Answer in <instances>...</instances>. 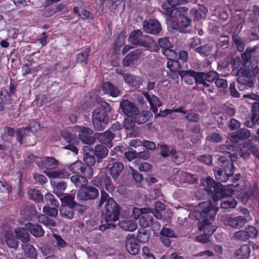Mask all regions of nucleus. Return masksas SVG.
<instances>
[{"instance_id":"f257e3e1","label":"nucleus","mask_w":259,"mask_h":259,"mask_svg":"<svg viewBox=\"0 0 259 259\" xmlns=\"http://www.w3.org/2000/svg\"><path fill=\"white\" fill-rule=\"evenodd\" d=\"M105 203V209L103 213L106 223L99 226V229L104 231L107 229L113 230L116 225L113 222L117 221L119 219L120 209L112 198L104 191H101V197L99 201L98 205L101 207Z\"/></svg>"},{"instance_id":"f03ea898","label":"nucleus","mask_w":259,"mask_h":259,"mask_svg":"<svg viewBox=\"0 0 259 259\" xmlns=\"http://www.w3.org/2000/svg\"><path fill=\"white\" fill-rule=\"evenodd\" d=\"M256 49V47L248 48L242 55V63L244 68L239 69L236 73V75L238 76V88L240 91H245L253 87L254 83L250 71V69L252 68L251 58L252 54L255 52Z\"/></svg>"},{"instance_id":"7ed1b4c3","label":"nucleus","mask_w":259,"mask_h":259,"mask_svg":"<svg viewBox=\"0 0 259 259\" xmlns=\"http://www.w3.org/2000/svg\"><path fill=\"white\" fill-rule=\"evenodd\" d=\"M111 111L109 104L105 102L101 106L94 109L92 112V122L95 129L100 131L103 130L109 121L108 113Z\"/></svg>"},{"instance_id":"20e7f679","label":"nucleus","mask_w":259,"mask_h":259,"mask_svg":"<svg viewBox=\"0 0 259 259\" xmlns=\"http://www.w3.org/2000/svg\"><path fill=\"white\" fill-rule=\"evenodd\" d=\"M206 187L204 190L200 189L196 192V196L205 191H207L208 194L211 195L214 201L217 202L218 200L224 198L225 191L223 189L222 185L220 183H216L215 181L210 177H207L206 181Z\"/></svg>"},{"instance_id":"39448f33","label":"nucleus","mask_w":259,"mask_h":259,"mask_svg":"<svg viewBox=\"0 0 259 259\" xmlns=\"http://www.w3.org/2000/svg\"><path fill=\"white\" fill-rule=\"evenodd\" d=\"M128 39L131 44L144 47L147 50L151 48L153 44V40L148 36L143 35L140 29L132 31L129 34Z\"/></svg>"},{"instance_id":"423d86ee","label":"nucleus","mask_w":259,"mask_h":259,"mask_svg":"<svg viewBox=\"0 0 259 259\" xmlns=\"http://www.w3.org/2000/svg\"><path fill=\"white\" fill-rule=\"evenodd\" d=\"M240 174H236L234 177L232 175L228 174V181H230L232 182V184H228V207L235 208L237 205V201L232 197L229 196V195H234L239 185L236 184L237 182L240 179Z\"/></svg>"},{"instance_id":"0eeeda50","label":"nucleus","mask_w":259,"mask_h":259,"mask_svg":"<svg viewBox=\"0 0 259 259\" xmlns=\"http://www.w3.org/2000/svg\"><path fill=\"white\" fill-rule=\"evenodd\" d=\"M67 167L72 173L82 175L89 179L91 178L93 176V169L80 161H76L67 165Z\"/></svg>"},{"instance_id":"6e6552de","label":"nucleus","mask_w":259,"mask_h":259,"mask_svg":"<svg viewBox=\"0 0 259 259\" xmlns=\"http://www.w3.org/2000/svg\"><path fill=\"white\" fill-rule=\"evenodd\" d=\"M72 132L78 133L77 137H78L83 144L92 145L95 143L94 136H91L93 133L92 129L84 126H75Z\"/></svg>"},{"instance_id":"1a4fd4ad","label":"nucleus","mask_w":259,"mask_h":259,"mask_svg":"<svg viewBox=\"0 0 259 259\" xmlns=\"http://www.w3.org/2000/svg\"><path fill=\"white\" fill-rule=\"evenodd\" d=\"M252 153L255 157L259 158V150L253 144L251 140L244 142L241 145L239 151L240 156L244 159H247Z\"/></svg>"},{"instance_id":"9d476101","label":"nucleus","mask_w":259,"mask_h":259,"mask_svg":"<svg viewBox=\"0 0 259 259\" xmlns=\"http://www.w3.org/2000/svg\"><path fill=\"white\" fill-rule=\"evenodd\" d=\"M99 195L98 190L93 186H84L77 192L76 198L78 200H89L96 198Z\"/></svg>"},{"instance_id":"9b49d317","label":"nucleus","mask_w":259,"mask_h":259,"mask_svg":"<svg viewBox=\"0 0 259 259\" xmlns=\"http://www.w3.org/2000/svg\"><path fill=\"white\" fill-rule=\"evenodd\" d=\"M179 75L181 77L192 76L194 78L195 82L197 84H202L206 87L209 86V83L206 81L205 73L196 72L192 70H181L179 71Z\"/></svg>"},{"instance_id":"f8f14e48","label":"nucleus","mask_w":259,"mask_h":259,"mask_svg":"<svg viewBox=\"0 0 259 259\" xmlns=\"http://www.w3.org/2000/svg\"><path fill=\"white\" fill-rule=\"evenodd\" d=\"M142 26L143 29L145 32L153 35H157L161 30L160 23L155 19L144 21Z\"/></svg>"},{"instance_id":"ddd939ff","label":"nucleus","mask_w":259,"mask_h":259,"mask_svg":"<svg viewBox=\"0 0 259 259\" xmlns=\"http://www.w3.org/2000/svg\"><path fill=\"white\" fill-rule=\"evenodd\" d=\"M120 106L124 114L128 117H135L139 113V109L135 105L127 100L121 101Z\"/></svg>"},{"instance_id":"4468645a","label":"nucleus","mask_w":259,"mask_h":259,"mask_svg":"<svg viewBox=\"0 0 259 259\" xmlns=\"http://www.w3.org/2000/svg\"><path fill=\"white\" fill-rule=\"evenodd\" d=\"M249 130L242 128L236 132L230 134L228 138L232 142L237 143L240 141L248 139L250 137Z\"/></svg>"},{"instance_id":"2eb2a0df","label":"nucleus","mask_w":259,"mask_h":259,"mask_svg":"<svg viewBox=\"0 0 259 259\" xmlns=\"http://www.w3.org/2000/svg\"><path fill=\"white\" fill-rule=\"evenodd\" d=\"M169 23L174 29L182 31L190 25L191 20L185 16H177L175 17V21Z\"/></svg>"},{"instance_id":"dca6fc26","label":"nucleus","mask_w":259,"mask_h":259,"mask_svg":"<svg viewBox=\"0 0 259 259\" xmlns=\"http://www.w3.org/2000/svg\"><path fill=\"white\" fill-rule=\"evenodd\" d=\"M200 208L201 209L200 215L203 218H209L213 219L218 209L212 208V204L210 202H203L199 204Z\"/></svg>"},{"instance_id":"f3484780","label":"nucleus","mask_w":259,"mask_h":259,"mask_svg":"<svg viewBox=\"0 0 259 259\" xmlns=\"http://www.w3.org/2000/svg\"><path fill=\"white\" fill-rule=\"evenodd\" d=\"M125 247L127 251L131 254L136 255L139 251V245L132 234H128L126 239Z\"/></svg>"},{"instance_id":"a211bd4d","label":"nucleus","mask_w":259,"mask_h":259,"mask_svg":"<svg viewBox=\"0 0 259 259\" xmlns=\"http://www.w3.org/2000/svg\"><path fill=\"white\" fill-rule=\"evenodd\" d=\"M109 164H107V167L109 169V174L113 181L116 182L120 176L121 171L124 169V165L121 162H116L112 164L111 167H109Z\"/></svg>"},{"instance_id":"6ab92c4d","label":"nucleus","mask_w":259,"mask_h":259,"mask_svg":"<svg viewBox=\"0 0 259 259\" xmlns=\"http://www.w3.org/2000/svg\"><path fill=\"white\" fill-rule=\"evenodd\" d=\"M151 210L144 211L142 217L139 219L140 225L143 228L151 227L154 221L153 214L151 213Z\"/></svg>"},{"instance_id":"aec40b11","label":"nucleus","mask_w":259,"mask_h":259,"mask_svg":"<svg viewBox=\"0 0 259 259\" xmlns=\"http://www.w3.org/2000/svg\"><path fill=\"white\" fill-rule=\"evenodd\" d=\"M122 75L125 82L128 84L131 87L136 89L140 87L142 84V80L139 77L125 73L122 74Z\"/></svg>"},{"instance_id":"412c9836","label":"nucleus","mask_w":259,"mask_h":259,"mask_svg":"<svg viewBox=\"0 0 259 259\" xmlns=\"http://www.w3.org/2000/svg\"><path fill=\"white\" fill-rule=\"evenodd\" d=\"M114 137V135L109 131L94 134L95 141L97 140L100 143L105 144H110Z\"/></svg>"},{"instance_id":"4be33fe9","label":"nucleus","mask_w":259,"mask_h":259,"mask_svg":"<svg viewBox=\"0 0 259 259\" xmlns=\"http://www.w3.org/2000/svg\"><path fill=\"white\" fill-rule=\"evenodd\" d=\"M25 227L35 237H40L44 235V230L42 227L38 224H33L31 223H27L25 225Z\"/></svg>"},{"instance_id":"5701e85b","label":"nucleus","mask_w":259,"mask_h":259,"mask_svg":"<svg viewBox=\"0 0 259 259\" xmlns=\"http://www.w3.org/2000/svg\"><path fill=\"white\" fill-rule=\"evenodd\" d=\"M142 51L136 49L128 53L123 60L124 66H129L134 61L137 60L142 54Z\"/></svg>"},{"instance_id":"b1692460","label":"nucleus","mask_w":259,"mask_h":259,"mask_svg":"<svg viewBox=\"0 0 259 259\" xmlns=\"http://www.w3.org/2000/svg\"><path fill=\"white\" fill-rule=\"evenodd\" d=\"M38 165L48 170H53L58 167V161L53 157H47L40 163H38Z\"/></svg>"},{"instance_id":"393cba45","label":"nucleus","mask_w":259,"mask_h":259,"mask_svg":"<svg viewBox=\"0 0 259 259\" xmlns=\"http://www.w3.org/2000/svg\"><path fill=\"white\" fill-rule=\"evenodd\" d=\"M102 89L106 94H109L111 96L116 97L120 94V91L118 88L110 82L107 81L102 85Z\"/></svg>"},{"instance_id":"a878e982","label":"nucleus","mask_w":259,"mask_h":259,"mask_svg":"<svg viewBox=\"0 0 259 259\" xmlns=\"http://www.w3.org/2000/svg\"><path fill=\"white\" fill-rule=\"evenodd\" d=\"M21 213L27 220H31L37 215L35 207L30 205L24 206L21 210Z\"/></svg>"},{"instance_id":"bb28decb","label":"nucleus","mask_w":259,"mask_h":259,"mask_svg":"<svg viewBox=\"0 0 259 259\" xmlns=\"http://www.w3.org/2000/svg\"><path fill=\"white\" fill-rule=\"evenodd\" d=\"M250 252L248 245H242L234 253V259H248Z\"/></svg>"},{"instance_id":"cd10ccee","label":"nucleus","mask_w":259,"mask_h":259,"mask_svg":"<svg viewBox=\"0 0 259 259\" xmlns=\"http://www.w3.org/2000/svg\"><path fill=\"white\" fill-rule=\"evenodd\" d=\"M119 226L126 231L133 232L137 229V223L132 220L124 219L119 222Z\"/></svg>"},{"instance_id":"c85d7f7f","label":"nucleus","mask_w":259,"mask_h":259,"mask_svg":"<svg viewBox=\"0 0 259 259\" xmlns=\"http://www.w3.org/2000/svg\"><path fill=\"white\" fill-rule=\"evenodd\" d=\"M170 154L172 161L177 165L184 163L186 160L184 153L181 151H176L174 149H171Z\"/></svg>"},{"instance_id":"c756f323","label":"nucleus","mask_w":259,"mask_h":259,"mask_svg":"<svg viewBox=\"0 0 259 259\" xmlns=\"http://www.w3.org/2000/svg\"><path fill=\"white\" fill-rule=\"evenodd\" d=\"M162 13L166 16H167L168 18L169 22H172L175 21L174 12L175 9L172 6L167 2L163 3L162 5Z\"/></svg>"},{"instance_id":"7c9ffc66","label":"nucleus","mask_w":259,"mask_h":259,"mask_svg":"<svg viewBox=\"0 0 259 259\" xmlns=\"http://www.w3.org/2000/svg\"><path fill=\"white\" fill-rule=\"evenodd\" d=\"M108 153V150L106 147L102 145H97L95 147V155L97 158V162H101L102 159L106 157Z\"/></svg>"},{"instance_id":"2f4dec72","label":"nucleus","mask_w":259,"mask_h":259,"mask_svg":"<svg viewBox=\"0 0 259 259\" xmlns=\"http://www.w3.org/2000/svg\"><path fill=\"white\" fill-rule=\"evenodd\" d=\"M87 178V177L82 175H76L71 177L70 181L76 187L82 188L88 183Z\"/></svg>"},{"instance_id":"473e14b6","label":"nucleus","mask_w":259,"mask_h":259,"mask_svg":"<svg viewBox=\"0 0 259 259\" xmlns=\"http://www.w3.org/2000/svg\"><path fill=\"white\" fill-rule=\"evenodd\" d=\"M44 172L46 175L50 178L64 179L68 178L70 176L69 173L66 171L65 169H60L55 171L46 170Z\"/></svg>"},{"instance_id":"72a5a7b5","label":"nucleus","mask_w":259,"mask_h":259,"mask_svg":"<svg viewBox=\"0 0 259 259\" xmlns=\"http://www.w3.org/2000/svg\"><path fill=\"white\" fill-rule=\"evenodd\" d=\"M247 222V219L242 217H237L235 218H230L228 220L229 226L235 228H240L244 226Z\"/></svg>"},{"instance_id":"f704fd0d","label":"nucleus","mask_w":259,"mask_h":259,"mask_svg":"<svg viewBox=\"0 0 259 259\" xmlns=\"http://www.w3.org/2000/svg\"><path fill=\"white\" fill-rule=\"evenodd\" d=\"M152 117V115L150 111L144 110L140 113L139 112L135 117H133L135 118V121L138 124H141L147 122Z\"/></svg>"},{"instance_id":"c9c22d12","label":"nucleus","mask_w":259,"mask_h":259,"mask_svg":"<svg viewBox=\"0 0 259 259\" xmlns=\"http://www.w3.org/2000/svg\"><path fill=\"white\" fill-rule=\"evenodd\" d=\"M125 4L124 0H117L113 2L110 6V10L115 13H122L125 8Z\"/></svg>"},{"instance_id":"e433bc0d","label":"nucleus","mask_w":259,"mask_h":259,"mask_svg":"<svg viewBox=\"0 0 259 259\" xmlns=\"http://www.w3.org/2000/svg\"><path fill=\"white\" fill-rule=\"evenodd\" d=\"M60 214L64 218L71 220L74 217L73 207L61 205Z\"/></svg>"},{"instance_id":"4c0bfd02","label":"nucleus","mask_w":259,"mask_h":259,"mask_svg":"<svg viewBox=\"0 0 259 259\" xmlns=\"http://www.w3.org/2000/svg\"><path fill=\"white\" fill-rule=\"evenodd\" d=\"M22 247L25 256L32 258H34L37 256V253L36 250L33 245L30 244H26L22 245Z\"/></svg>"},{"instance_id":"58836bf2","label":"nucleus","mask_w":259,"mask_h":259,"mask_svg":"<svg viewBox=\"0 0 259 259\" xmlns=\"http://www.w3.org/2000/svg\"><path fill=\"white\" fill-rule=\"evenodd\" d=\"M200 230H203L204 233L210 237L213 234L215 230V227L211 225V223L207 219H204L202 223Z\"/></svg>"},{"instance_id":"ea45409f","label":"nucleus","mask_w":259,"mask_h":259,"mask_svg":"<svg viewBox=\"0 0 259 259\" xmlns=\"http://www.w3.org/2000/svg\"><path fill=\"white\" fill-rule=\"evenodd\" d=\"M15 233L17 238L20 239L22 242L26 243L29 241V234L26 228H20L16 229Z\"/></svg>"},{"instance_id":"a19ab883","label":"nucleus","mask_w":259,"mask_h":259,"mask_svg":"<svg viewBox=\"0 0 259 259\" xmlns=\"http://www.w3.org/2000/svg\"><path fill=\"white\" fill-rule=\"evenodd\" d=\"M6 242L8 246L12 248L16 249L18 246L19 242L17 240L16 236L10 232H8L5 236Z\"/></svg>"},{"instance_id":"79ce46f5","label":"nucleus","mask_w":259,"mask_h":259,"mask_svg":"<svg viewBox=\"0 0 259 259\" xmlns=\"http://www.w3.org/2000/svg\"><path fill=\"white\" fill-rule=\"evenodd\" d=\"M62 136L69 143L75 144L77 142V135L71 133L69 130H64L61 132Z\"/></svg>"},{"instance_id":"37998d69","label":"nucleus","mask_w":259,"mask_h":259,"mask_svg":"<svg viewBox=\"0 0 259 259\" xmlns=\"http://www.w3.org/2000/svg\"><path fill=\"white\" fill-rule=\"evenodd\" d=\"M74 196L68 193L63 194V196L60 198L62 203L63 204L62 205H67L71 207L76 205V202L74 201Z\"/></svg>"},{"instance_id":"c03bdc74","label":"nucleus","mask_w":259,"mask_h":259,"mask_svg":"<svg viewBox=\"0 0 259 259\" xmlns=\"http://www.w3.org/2000/svg\"><path fill=\"white\" fill-rule=\"evenodd\" d=\"M54 192L60 197L62 196V193L67 188V184L64 182H60L59 183H54L52 184Z\"/></svg>"},{"instance_id":"a18cd8bd","label":"nucleus","mask_w":259,"mask_h":259,"mask_svg":"<svg viewBox=\"0 0 259 259\" xmlns=\"http://www.w3.org/2000/svg\"><path fill=\"white\" fill-rule=\"evenodd\" d=\"M180 178L184 182L190 184H194L198 180L196 176L185 171L180 173Z\"/></svg>"},{"instance_id":"49530a36","label":"nucleus","mask_w":259,"mask_h":259,"mask_svg":"<svg viewBox=\"0 0 259 259\" xmlns=\"http://www.w3.org/2000/svg\"><path fill=\"white\" fill-rule=\"evenodd\" d=\"M45 199L47 206L55 207H58L59 206V202L58 200L50 193H48L45 195Z\"/></svg>"},{"instance_id":"de8ad7c7","label":"nucleus","mask_w":259,"mask_h":259,"mask_svg":"<svg viewBox=\"0 0 259 259\" xmlns=\"http://www.w3.org/2000/svg\"><path fill=\"white\" fill-rule=\"evenodd\" d=\"M31 130L28 127L21 128L17 130V139L20 144L23 143V139L29 135Z\"/></svg>"},{"instance_id":"09e8293b","label":"nucleus","mask_w":259,"mask_h":259,"mask_svg":"<svg viewBox=\"0 0 259 259\" xmlns=\"http://www.w3.org/2000/svg\"><path fill=\"white\" fill-rule=\"evenodd\" d=\"M103 182L107 191L109 192H112L114 191L117 181L116 182H114V181L112 182L110 177L106 175L103 178Z\"/></svg>"},{"instance_id":"8fccbe9b","label":"nucleus","mask_w":259,"mask_h":259,"mask_svg":"<svg viewBox=\"0 0 259 259\" xmlns=\"http://www.w3.org/2000/svg\"><path fill=\"white\" fill-rule=\"evenodd\" d=\"M38 222L48 227H54L56 225V222L54 219H51L45 214H40L38 217Z\"/></svg>"},{"instance_id":"3c124183","label":"nucleus","mask_w":259,"mask_h":259,"mask_svg":"<svg viewBox=\"0 0 259 259\" xmlns=\"http://www.w3.org/2000/svg\"><path fill=\"white\" fill-rule=\"evenodd\" d=\"M28 194L30 199L36 202H39L43 200V196L38 190L30 189L28 191Z\"/></svg>"},{"instance_id":"603ef678","label":"nucleus","mask_w":259,"mask_h":259,"mask_svg":"<svg viewBox=\"0 0 259 259\" xmlns=\"http://www.w3.org/2000/svg\"><path fill=\"white\" fill-rule=\"evenodd\" d=\"M90 53V49L87 48L83 52L80 53L77 55V62L82 65H85L88 63V58Z\"/></svg>"},{"instance_id":"864d4df0","label":"nucleus","mask_w":259,"mask_h":259,"mask_svg":"<svg viewBox=\"0 0 259 259\" xmlns=\"http://www.w3.org/2000/svg\"><path fill=\"white\" fill-rule=\"evenodd\" d=\"M214 175L215 179L219 181V183L226 182L227 181V172L223 171L219 167L214 169Z\"/></svg>"},{"instance_id":"5fc2aeb1","label":"nucleus","mask_w":259,"mask_h":259,"mask_svg":"<svg viewBox=\"0 0 259 259\" xmlns=\"http://www.w3.org/2000/svg\"><path fill=\"white\" fill-rule=\"evenodd\" d=\"M143 95L147 99L150 105H157V106H160L161 105V102L156 96L152 95L151 97L147 92H144Z\"/></svg>"},{"instance_id":"6e6d98bb","label":"nucleus","mask_w":259,"mask_h":259,"mask_svg":"<svg viewBox=\"0 0 259 259\" xmlns=\"http://www.w3.org/2000/svg\"><path fill=\"white\" fill-rule=\"evenodd\" d=\"M167 67L171 72H176L180 68V64L176 59H170L167 62Z\"/></svg>"},{"instance_id":"4d7b16f0","label":"nucleus","mask_w":259,"mask_h":259,"mask_svg":"<svg viewBox=\"0 0 259 259\" xmlns=\"http://www.w3.org/2000/svg\"><path fill=\"white\" fill-rule=\"evenodd\" d=\"M55 207H50V206H45L43 207V211L45 214L52 217H56L58 213V211Z\"/></svg>"},{"instance_id":"13d9d810","label":"nucleus","mask_w":259,"mask_h":259,"mask_svg":"<svg viewBox=\"0 0 259 259\" xmlns=\"http://www.w3.org/2000/svg\"><path fill=\"white\" fill-rule=\"evenodd\" d=\"M162 53L167 57L168 60L170 59H176L177 57V53L174 50L168 49H162L161 51Z\"/></svg>"},{"instance_id":"bf43d9fd","label":"nucleus","mask_w":259,"mask_h":259,"mask_svg":"<svg viewBox=\"0 0 259 259\" xmlns=\"http://www.w3.org/2000/svg\"><path fill=\"white\" fill-rule=\"evenodd\" d=\"M195 51L205 56H208L211 52V48L208 45L206 44L196 48Z\"/></svg>"},{"instance_id":"052dcab7","label":"nucleus","mask_w":259,"mask_h":259,"mask_svg":"<svg viewBox=\"0 0 259 259\" xmlns=\"http://www.w3.org/2000/svg\"><path fill=\"white\" fill-rule=\"evenodd\" d=\"M234 237L235 239L243 241H246L249 238V235L244 230H240L235 232L234 234Z\"/></svg>"},{"instance_id":"680f3d73","label":"nucleus","mask_w":259,"mask_h":259,"mask_svg":"<svg viewBox=\"0 0 259 259\" xmlns=\"http://www.w3.org/2000/svg\"><path fill=\"white\" fill-rule=\"evenodd\" d=\"M83 160L84 162L88 165L87 166L94 165L96 163V159L93 155H91L89 153H86L84 155Z\"/></svg>"},{"instance_id":"e2e57ef3","label":"nucleus","mask_w":259,"mask_h":259,"mask_svg":"<svg viewBox=\"0 0 259 259\" xmlns=\"http://www.w3.org/2000/svg\"><path fill=\"white\" fill-rule=\"evenodd\" d=\"M259 17V7L254 6L253 7L252 13L250 14L249 20L253 23H255Z\"/></svg>"},{"instance_id":"0e129e2a","label":"nucleus","mask_w":259,"mask_h":259,"mask_svg":"<svg viewBox=\"0 0 259 259\" xmlns=\"http://www.w3.org/2000/svg\"><path fill=\"white\" fill-rule=\"evenodd\" d=\"M206 140L210 142L218 143L222 141V138L218 133H212L206 137Z\"/></svg>"},{"instance_id":"69168bd1","label":"nucleus","mask_w":259,"mask_h":259,"mask_svg":"<svg viewBox=\"0 0 259 259\" xmlns=\"http://www.w3.org/2000/svg\"><path fill=\"white\" fill-rule=\"evenodd\" d=\"M53 237L56 240V245L59 249L64 248L67 246V243L61 236L56 234H54Z\"/></svg>"},{"instance_id":"338daca9","label":"nucleus","mask_w":259,"mask_h":259,"mask_svg":"<svg viewBox=\"0 0 259 259\" xmlns=\"http://www.w3.org/2000/svg\"><path fill=\"white\" fill-rule=\"evenodd\" d=\"M251 40H255L259 39V28L254 27L251 28L249 34Z\"/></svg>"},{"instance_id":"774afa93","label":"nucleus","mask_w":259,"mask_h":259,"mask_svg":"<svg viewBox=\"0 0 259 259\" xmlns=\"http://www.w3.org/2000/svg\"><path fill=\"white\" fill-rule=\"evenodd\" d=\"M254 119H259V103H254L252 106V116Z\"/></svg>"}]
</instances>
